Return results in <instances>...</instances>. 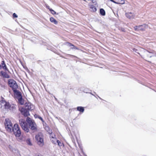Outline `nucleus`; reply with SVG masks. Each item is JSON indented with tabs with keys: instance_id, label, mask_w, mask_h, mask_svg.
<instances>
[{
	"instance_id": "obj_1",
	"label": "nucleus",
	"mask_w": 156,
	"mask_h": 156,
	"mask_svg": "<svg viewBox=\"0 0 156 156\" xmlns=\"http://www.w3.org/2000/svg\"><path fill=\"white\" fill-rule=\"evenodd\" d=\"M26 121H25L24 119H21L19 120V124L22 129L25 132L28 133L29 131V127L27 124L29 125L30 129L34 132L37 130V125L34 121L33 120L29 117L27 118Z\"/></svg>"
},
{
	"instance_id": "obj_2",
	"label": "nucleus",
	"mask_w": 156,
	"mask_h": 156,
	"mask_svg": "<svg viewBox=\"0 0 156 156\" xmlns=\"http://www.w3.org/2000/svg\"><path fill=\"white\" fill-rule=\"evenodd\" d=\"M8 85L12 88L14 93H16L19 92L17 89L18 88V86L16 82L14 80L10 79L8 80Z\"/></svg>"
},
{
	"instance_id": "obj_3",
	"label": "nucleus",
	"mask_w": 156,
	"mask_h": 156,
	"mask_svg": "<svg viewBox=\"0 0 156 156\" xmlns=\"http://www.w3.org/2000/svg\"><path fill=\"white\" fill-rule=\"evenodd\" d=\"M12 132L16 137H19L21 136V130L17 124L16 123L14 125L12 130Z\"/></svg>"
},
{
	"instance_id": "obj_4",
	"label": "nucleus",
	"mask_w": 156,
	"mask_h": 156,
	"mask_svg": "<svg viewBox=\"0 0 156 156\" xmlns=\"http://www.w3.org/2000/svg\"><path fill=\"white\" fill-rule=\"evenodd\" d=\"M4 124L6 130L9 132L12 133L13 126L11 120L8 119H5Z\"/></svg>"
},
{
	"instance_id": "obj_5",
	"label": "nucleus",
	"mask_w": 156,
	"mask_h": 156,
	"mask_svg": "<svg viewBox=\"0 0 156 156\" xmlns=\"http://www.w3.org/2000/svg\"><path fill=\"white\" fill-rule=\"evenodd\" d=\"M35 138L37 141L38 144L40 146H43L44 144V136L41 133H39L36 135Z\"/></svg>"
},
{
	"instance_id": "obj_6",
	"label": "nucleus",
	"mask_w": 156,
	"mask_h": 156,
	"mask_svg": "<svg viewBox=\"0 0 156 156\" xmlns=\"http://www.w3.org/2000/svg\"><path fill=\"white\" fill-rule=\"evenodd\" d=\"M1 103L3 104L5 108L9 109L11 110H13L16 109V105L14 104H10L9 102H7L5 101H2Z\"/></svg>"
},
{
	"instance_id": "obj_7",
	"label": "nucleus",
	"mask_w": 156,
	"mask_h": 156,
	"mask_svg": "<svg viewBox=\"0 0 156 156\" xmlns=\"http://www.w3.org/2000/svg\"><path fill=\"white\" fill-rule=\"evenodd\" d=\"M19 110L21 112V114L25 117H27L30 115L29 111L27 109L25 108L21 107L19 108Z\"/></svg>"
},
{
	"instance_id": "obj_8",
	"label": "nucleus",
	"mask_w": 156,
	"mask_h": 156,
	"mask_svg": "<svg viewBox=\"0 0 156 156\" xmlns=\"http://www.w3.org/2000/svg\"><path fill=\"white\" fill-rule=\"evenodd\" d=\"M25 108L29 111H32L34 108V106L29 102H27L25 104Z\"/></svg>"
},
{
	"instance_id": "obj_9",
	"label": "nucleus",
	"mask_w": 156,
	"mask_h": 156,
	"mask_svg": "<svg viewBox=\"0 0 156 156\" xmlns=\"http://www.w3.org/2000/svg\"><path fill=\"white\" fill-rule=\"evenodd\" d=\"M16 95L19 97L18 99V101L20 104L23 105L24 104V100L22 98L21 94L20 92H19L16 93Z\"/></svg>"
},
{
	"instance_id": "obj_10",
	"label": "nucleus",
	"mask_w": 156,
	"mask_h": 156,
	"mask_svg": "<svg viewBox=\"0 0 156 156\" xmlns=\"http://www.w3.org/2000/svg\"><path fill=\"white\" fill-rule=\"evenodd\" d=\"M49 133L50 134V140H51L52 143L54 144H55L56 138L55 137V135L53 133H52V132H51V133L49 132Z\"/></svg>"
},
{
	"instance_id": "obj_11",
	"label": "nucleus",
	"mask_w": 156,
	"mask_h": 156,
	"mask_svg": "<svg viewBox=\"0 0 156 156\" xmlns=\"http://www.w3.org/2000/svg\"><path fill=\"white\" fill-rule=\"evenodd\" d=\"M1 68L0 69H1V68L3 69L5 71H8V69L6 66L5 64V62L4 60L2 61L1 62Z\"/></svg>"
},
{
	"instance_id": "obj_12",
	"label": "nucleus",
	"mask_w": 156,
	"mask_h": 156,
	"mask_svg": "<svg viewBox=\"0 0 156 156\" xmlns=\"http://www.w3.org/2000/svg\"><path fill=\"white\" fill-rule=\"evenodd\" d=\"M126 17L129 19H133L134 17V14L131 12H128L126 13Z\"/></svg>"
},
{
	"instance_id": "obj_13",
	"label": "nucleus",
	"mask_w": 156,
	"mask_h": 156,
	"mask_svg": "<svg viewBox=\"0 0 156 156\" xmlns=\"http://www.w3.org/2000/svg\"><path fill=\"white\" fill-rule=\"evenodd\" d=\"M147 27L148 25L145 24L139 25V30H145Z\"/></svg>"
},
{
	"instance_id": "obj_14",
	"label": "nucleus",
	"mask_w": 156,
	"mask_h": 156,
	"mask_svg": "<svg viewBox=\"0 0 156 156\" xmlns=\"http://www.w3.org/2000/svg\"><path fill=\"white\" fill-rule=\"evenodd\" d=\"M89 6L91 12H95L96 11V7L93 5H89Z\"/></svg>"
},
{
	"instance_id": "obj_15",
	"label": "nucleus",
	"mask_w": 156,
	"mask_h": 156,
	"mask_svg": "<svg viewBox=\"0 0 156 156\" xmlns=\"http://www.w3.org/2000/svg\"><path fill=\"white\" fill-rule=\"evenodd\" d=\"M0 73L2 76L4 77L7 78H9L10 77L5 72L2 71Z\"/></svg>"
},
{
	"instance_id": "obj_16",
	"label": "nucleus",
	"mask_w": 156,
	"mask_h": 156,
	"mask_svg": "<svg viewBox=\"0 0 156 156\" xmlns=\"http://www.w3.org/2000/svg\"><path fill=\"white\" fill-rule=\"evenodd\" d=\"M50 20L51 22L55 24H57L58 23L57 21L53 17L50 18Z\"/></svg>"
},
{
	"instance_id": "obj_17",
	"label": "nucleus",
	"mask_w": 156,
	"mask_h": 156,
	"mask_svg": "<svg viewBox=\"0 0 156 156\" xmlns=\"http://www.w3.org/2000/svg\"><path fill=\"white\" fill-rule=\"evenodd\" d=\"M76 108L77 111L82 113L84 112V110L83 107L81 106L78 107Z\"/></svg>"
},
{
	"instance_id": "obj_18",
	"label": "nucleus",
	"mask_w": 156,
	"mask_h": 156,
	"mask_svg": "<svg viewBox=\"0 0 156 156\" xmlns=\"http://www.w3.org/2000/svg\"><path fill=\"white\" fill-rule=\"evenodd\" d=\"M100 13L101 15L104 16L105 15V10L103 9H100Z\"/></svg>"
},
{
	"instance_id": "obj_19",
	"label": "nucleus",
	"mask_w": 156,
	"mask_h": 156,
	"mask_svg": "<svg viewBox=\"0 0 156 156\" xmlns=\"http://www.w3.org/2000/svg\"><path fill=\"white\" fill-rule=\"evenodd\" d=\"M116 4H123L125 3L124 0H116Z\"/></svg>"
},
{
	"instance_id": "obj_20",
	"label": "nucleus",
	"mask_w": 156,
	"mask_h": 156,
	"mask_svg": "<svg viewBox=\"0 0 156 156\" xmlns=\"http://www.w3.org/2000/svg\"><path fill=\"white\" fill-rule=\"evenodd\" d=\"M66 43L68 44V45L69 46H72L73 47L72 48H75L76 49H78V48H77L76 47L75 48V46L73 44H72V43H69V42H67Z\"/></svg>"
},
{
	"instance_id": "obj_21",
	"label": "nucleus",
	"mask_w": 156,
	"mask_h": 156,
	"mask_svg": "<svg viewBox=\"0 0 156 156\" xmlns=\"http://www.w3.org/2000/svg\"><path fill=\"white\" fill-rule=\"evenodd\" d=\"M26 142L28 145L30 146H32V145L30 139H27L26 140Z\"/></svg>"
},
{
	"instance_id": "obj_22",
	"label": "nucleus",
	"mask_w": 156,
	"mask_h": 156,
	"mask_svg": "<svg viewBox=\"0 0 156 156\" xmlns=\"http://www.w3.org/2000/svg\"><path fill=\"white\" fill-rule=\"evenodd\" d=\"M56 141L58 143V145L59 146L61 147V146H62V145L63 144V143L61 142L60 141H59V140H56Z\"/></svg>"
},
{
	"instance_id": "obj_23",
	"label": "nucleus",
	"mask_w": 156,
	"mask_h": 156,
	"mask_svg": "<svg viewBox=\"0 0 156 156\" xmlns=\"http://www.w3.org/2000/svg\"><path fill=\"white\" fill-rule=\"evenodd\" d=\"M50 11L51 12V13L53 15H55L56 14L55 12L52 9H50Z\"/></svg>"
},
{
	"instance_id": "obj_24",
	"label": "nucleus",
	"mask_w": 156,
	"mask_h": 156,
	"mask_svg": "<svg viewBox=\"0 0 156 156\" xmlns=\"http://www.w3.org/2000/svg\"><path fill=\"white\" fill-rule=\"evenodd\" d=\"M139 26H136L134 27V29L135 30H139Z\"/></svg>"
},
{
	"instance_id": "obj_25",
	"label": "nucleus",
	"mask_w": 156,
	"mask_h": 156,
	"mask_svg": "<svg viewBox=\"0 0 156 156\" xmlns=\"http://www.w3.org/2000/svg\"><path fill=\"white\" fill-rule=\"evenodd\" d=\"M119 30L123 32H125V29L124 28L121 27L119 29Z\"/></svg>"
},
{
	"instance_id": "obj_26",
	"label": "nucleus",
	"mask_w": 156,
	"mask_h": 156,
	"mask_svg": "<svg viewBox=\"0 0 156 156\" xmlns=\"http://www.w3.org/2000/svg\"><path fill=\"white\" fill-rule=\"evenodd\" d=\"M12 16H13V18H16L18 17L17 15L15 13H13V14L12 15Z\"/></svg>"
},
{
	"instance_id": "obj_27",
	"label": "nucleus",
	"mask_w": 156,
	"mask_h": 156,
	"mask_svg": "<svg viewBox=\"0 0 156 156\" xmlns=\"http://www.w3.org/2000/svg\"><path fill=\"white\" fill-rule=\"evenodd\" d=\"M46 7L47 9H48L49 10L50 9H51L50 8L49 6L48 5H47Z\"/></svg>"
},
{
	"instance_id": "obj_28",
	"label": "nucleus",
	"mask_w": 156,
	"mask_h": 156,
	"mask_svg": "<svg viewBox=\"0 0 156 156\" xmlns=\"http://www.w3.org/2000/svg\"><path fill=\"white\" fill-rule=\"evenodd\" d=\"M110 1L112 2H113V3H115L116 4V2L115 1H114L113 0H110Z\"/></svg>"
},
{
	"instance_id": "obj_29",
	"label": "nucleus",
	"mask_w": 156,
	"mask_h": 156,
	"mask_svg": "<svg viewBox=\"0 0 156 156\" xmlns=\"http://www.w3.org/2000/svg\"><path fill=\"white\" fill-rule=\"evenodd\" d=\"M40 119H41V120H43V119H42V118L41 117H39V118Z\"/></svg>"
},
{
	"instance_id": "obj_30",
	"label": "nucleus",
	"mask_w": 156,
	"mask_h": 156,
	"mask_svg": "<svg viewBox=\"0 0 156 156\" xmlns=\"http://www.w3.org/2000/svg\"><path fill=\"white\" fill-rule=\"evenodd\" d=\"M1 68V65L0 64V69Z\"/></svg>"
},
{
	"instance_id": "obj_31",
	"label": "nucleus",
	"mask_w": 156,
	"mask_h": 156,
	"mask_svg": "<svg viewBox=\"0 0 156 156\" xmlns=\"http://www.w3.org/2000/svg\"><path fill=\"white\" fill-rule=\"evenodd\" d=\"M52 140H53V141H54V139H52Z\"/></svg>"
}]
</instances>
